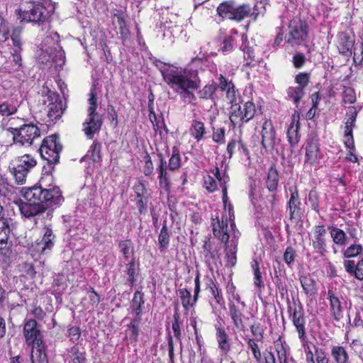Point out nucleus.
Instances as JSON below:
<instances>
[{
    "instance_id": "nucleus-1",
    "label": "nucleus",
    "mask_w": 363,
    "mask_h": 363,
    "mask_svg": "<svg viewBox=\"0 0 363 363\" xmlns=\"http://www.w3.org/2000/svg\"><path fill=\"white\" fill-rule=\"evenodd\" d=\"M228 181V177L225 174L221 175L218 168L216 167L211 171V174L204 177L203 184L209 192L215 191L218 186L222 189L225 214L223 215L220 222L217 219L216 222L213 223V231L216 237L227 243L225 245L227 264L233 267L236 263L237 245L240 233L235 230L232 207L229 205L227 208L226 206L228 197L225 184Z\"/></svg>"
},
{
    "instance_id": "nucleus-2",
    "label": "nucleus",
    "mask_w": 363,
    "mask_h": 363,
    "mask_svg": "<svg viewBox=\"0 0 363 363\" xmlns=\"http://www.w3.org/2000/svg\"><path fill=\"white\" fill-rule=\"evenodd\" d=\"M53 178L51 174H45L39 181L40 186H34L21 189L22 196L28 201H18L16 202L21 213L26 217H32L43 212L45 207H52L62 201V196L57 186L51 187L50 182Z\"/></svg>"
},
{
    "instance_id": "nucleus-3",
    "label": "nucleus",
    "mask_w": 363,
    "mask_h": 363,
    "mask_svg": "<svg viewBox=\"0 0 363 363\" xmlns=\"http://www.w3.org/2000/svg\"><path fill=\"white\" fill-rule=\"evenodd\" d=\"M164 82L178 94L186 97L197 89L200 80L197 72L189 68L182 69L161 61L155 63Z\"/></svg>"
},
{
    "instance_id": "nucleus-4",
    "label": "nucleus",
    "mask_w": 363,
    "mask_h": 363,
    "mask_svg": "<svg viewBox=\"0 0 363 363\" xmlns=\"http://www.w3.org/2000/svg\"><path fill=\"white\" fill-rule=\"evenodd\" d=\"M21 121L20 118H12L9 120L10 126L8 130L13 135L16 143L21 145H30L33 140L40 136L39 128L33 124H23L19 128L15 127L16 122Z\"/></svg>"
},
{
    "instance_id": "nucleus-5",
    "label": "nucleus",
    "mask_w": 363,
    "mask_h": 363,
    "mask_svg": "<svg viewBox=\"0 0 363 363\" xmlns=\"http://www.w3.org/2000/svg\"><path fill=\"white\" fill-rule=\"evenodd\" d=\"M89 104L88 116L83 123V130L89 138H91L96 133L99 131L102 124L100 116L96 112V97L94 91L90 93Z\"/></svg>"
},
{
    "instance_id": "nucleus-6",
    "label": "nucleus",
    "mask_w": 363,
    "mask_h": 363,
    "mask_svg": "<svg viewBox=\"0 0 363 363\" xmlns=\"http://www.w3.org/2000/svg\"><path fill=\"white\" fill-rule=\"evenodd\" d=\"M217 12L223 18L240 21L251 13L252 9L248 4L236 6L232 1H225L218 6Z\"/></svg>"
},
{
    "instance_id": "nucleus-7",
    "label": "nucleus",
    "mask_w": 363,
    "mask_h": 363,
    "mask_svg": "<svg viewBox=\"0 0 363 363\" xmlns=\"http://www.w3.org/2000/svg\"><path fill=\"white\" fill-rule=\"evenodd\" d=\"M45 8L40 4L24 1L21 4L18 10L19 18L22 21L38 23L45 18Z\"/></svg>"
},
{
    "instance_id": "nucleus-8",
    "label": "nucleus",
    "mask_w": 363,
    "mask_h": 363,
    "mask_svg": "<svg viewBox=\"0 0 363 363\" xmlns=\"http://www.w3.org/2000/svg\"><path fill=\"white\" fill-rule=\"evenodd\" d=\"M61 150L62 145L59 138L56 135H52L43 140L40 147V153L42 158L48 163H56L60 158Z\"/></svg>"
},
{
    "instance_id": "nucleus-9",
    "label": "nucleus",
    "mask_w": 363,
    "mask_h": 363,
    "mask_svg": "<svg viewBox=\"0 0 363 363\" xmlns=\"http://www.w3.org/2000/svg\"><path fill=\"white\" fill-rule=\"evenodd\" d=\"M13 162L12 173L16 182L22 184L29 171L36 165V160L32 155L26 154L16 158Z\"/></svg>"
},
{
    "instance_id": "nucleus-10",
    "label": "nucleus",
    "mask_w": 363,
    "mask_h": 363,
    "mask_svg": "<svg viewBox=\"0 0 363 363\" xmlns=\"http://www.w3.org/2000/svg\"><path fill=\"white\" fill-rule=\"evenodd\" d=\"M55 235L50 228H45L43 236L36 240L28 250L33 258L49 252L54 246Z\"/></svg>"
},
{
    "instance_id": "nucleus-11",
    "label": "nucleus",
    "mask_w": 363,
    "mask_h": 363,
    "mask_svg": "<svg viewBox=\"0 0 363 363\" xmlns=\"http://www.w3.org/2000/svg\"><path fill=\"white\" fill-rule=\"evenodd\" d=\"M289 37L286 43L289 44H300L308 35L307 25L299 19H294L289 23Z\"/></svg>"
},
{
    "instance_id": "nucleus-12",
    "label": "nucleus",
    "mask_w": 363,
    "mask_h": 363,
    "mask_svg": "<svg viewBox=\"0 0 363 363\" xmlns=\"http://www.w3.org/2000/svg\"><path fill=\"white\" fill-rule=\"evenodd\" d=\"M44 104L47 115L51 121L60 118L63 113L60 96L54 91H48L46 99L44 100Z\"/></svg>"
},
{
    "instance_id": "nucleus-13",
    "label": "nucleus",
    "mask_w": 363,
    "mask_h": 363,
    "mask_svg": "<svg viewBox=\"0 0 363 363\" xmlns=\"http://www.w3.org/2000/svg\"><path fill=\"white\" fill-rule=\"evenodd\" d=\"M305 150V164L317 167L323 158V153L320 152L318 139L315 138H309L306 142Z\"/></svg>"
},
{
    "instance_id": "nucleus-14",
    "label": "nucleus",
    "mask_w": 363,
    "mask_h": 363,
    "mask_svg": "<svg viewBox=\"0 0 363 363\" xmlns=\"http://www.w3.org/2000/svg\"><path fill=\"white\" fill-rule=\"evenodd\" d=\"M22 102V96L18 91H15L10 97L0 104V114L9 116L16 113Z\"/></svg>"
},
{
    "instance_id": "nucleus-15",
    "label": "nucleus",
    "mask_w": 363,
    "mask_h": 363,
    "mask_svg": "<svg viewBox=\"0 0 363 363\" xmlns=\"http://www.w3.org/2000/svg\"><path fill=\"white\" fill-rule=\"evenodd\" d=\"M325 234L326 230L325 227L323 225H317L314 228L310 238L315 251L321 256H323L326 252Z\"/></svg>"
},
{
    "instance_id": "nucleus-16",
    "label": "nucleus",
    "mask_w": 363,
    "mask_h": 363,
    "mask_svg": "<svg viewBox=\"0 0 363 363\" xmlns=\"http://www.w3.org/2000/svg\"><path fill=\"white\" fill-rule=\"evenodd\" d=\"M23 335L27 345L38 344L42 341L40 330L37 328V323L33 319L28 320L23 327Z\"/></svg>"
},
{
    "instance_id": "nucleus-17",
    "label": "nucleus",
    "mask_w": 363,
    "mask_h": 363,
    "mask_svg": "<svg viewBox=\"0 0 363 363\" xmlns=\"http://www.w3.org/2000/svg\"><path fill=\"white\" fill-rule=\"evenodd\" d=\"M45 49L41 48L40 49V53L38 55V60L43 63L46 64L48 62H54L57 65H62L64 64V52L61 47L57 50L58 55H52L51 53L54 50L53 47H45Z\"/></svg>"
},
{
    "instance_id": "nucleus-18",
    "label": "nucleus",
    "mask_w": 363,
    "mask_h": 363,
    "mask_svg": "<svg viewBox=\"0 0 363 363\" xmlns=\"http://www.w3.org/2000/svg\"><path fill=\"white\" fill-rule=\"evenodd\" d=\"M262 145L266 150L273 149L276 143V136L271 121H265L262 128Z\"/></svg>"
},
{
    "instance_id": "nucleus-19",
    "label": "nucleus",
    "mask_w": 363,
    "mask_h": 363,
    "mask_svg": "<svg viewBox=\"0 0 363 363\" xmlns=\"http://www.w3.org/2000/svg\"><path fill=\"white\" fill-rule=\"evenodd\" d=\"M300 113L295 111L292 115L291 122L287 130L288 141L291 146H295L299 142Z\"/></svg>"
},
{
    "instance_id": "nucleus-20",
    "label": "nucleus",
    "mask_w": 363,
    "mask_h": 363,
    "mask_svg": "<svg viewBox=\"0 0 363 363\" xmlns=\"http://www.w3.org/2000/svg\"><path fill=\"white\" fill-rule=\"evenodd\" d=\"M328 299L330 301V313L333 318L339 321L342 318V306L339 298L335 295L333 291L328 292Z\"/></svg>"
},
{
    "instance_id": "nucleus-21",
    "label": "nucleus",
    "mask_w": 363,
    "mask_h": 363,
    "mask_svg": "<svg viewBox=\"0 0 363 363\" xmlns=\"http://www.w3.org/2000/svg\"><path fill=\"white\" fill-rule=\"evenodd\" d=\"M216 336L218 344V347L224 352L227 353L230 351V345L227 333L222 325H216Z\"/></svg>"
},
{
    "instance_id": "nucleus-22",
    "label": "nucleus",
    "mask_w": 363,
    "mask_h": 363,
    "mask_svg": "<svg viewBox=\"0 0 363 363\" xmlns=\"http://www.w3.org/2000/svg\"><path fill=\"white\" fill-rule=\"evenodd\" d=\"M219 87L225 91L226 98L230 104L236 103L238 94L235 90L234 84L231 82H227L223 76L220 77Z\"/></svg>"
},
{
    "instance_id": "nucleus-23",
    "label": "nucleus",
    "mask_w": 363,
    "mask_h": 363,
    "mask_svg": "<svg viewBox=\"0 0 363 363\" xmlns=\"http://www.w3.org/2000/svg\"><path fill=\"white\" fill-rule=\"evenodd\" d=\"M292 321L302 342L306 341L305 319L301 311L294 310L292 315Z\"/></svg>"
},
{
    "instance_id": "nucleus-24",
    "label": "nucleus",
    "mask_w": 363,
    "mask_h": 363,
    "mask_svg": "<svg viewBox=\"0 0 363 363\" xmlns=\"http://www.w3.org/2000/svg\"><path fill=\"white\" fill-rule=\"evenodd\" d=\"M165 164L166 162L164 160L163 158L160 159V164L157 169L159 173L158 179L160 187L165 191H168L170 188V180L169 174L165 167Z\"/></svg>"
},
{
    "instance_id": "nucleus-25",
    "label": "nucleus",
    "mask_w": 363,
    "mask_h": 363,
    "mask_svg": "<svg viewBox=\"0 0 363 363\" xmlns=\"http://www.w3.org/2000/svg\"><path fill=\"white\" fill-rule=\"evenodd\" d=\"M204 247L206 249V251L205 252L204 254L206 262L208 264L210 269L213 270L214 268H216L218 267V264L220 263L218 250H217L216 248L211 249V247H209V249H207V244H206Z\"/></svg>"
},
{
    "instance_id": "nucleus-26",
    "label": "nucleus",
    "mask_w": 363,
    "mask_h": 363,
    "mask_svg": "<svg viewBox=\"0 0 363 363\" xmlns=\"http://www.w3.org/2000/svg\"><path fill=\"white\" fill-rule=\"evenodd\" d=\"M33 349L31 351L30 358L33 363H43L46 361V354L45 352V347L43 345V341L38 344H33L31 345Z\"/></svg>"
},
{
    "instance_id": "nucleus-27",
    "label": "nucleus",
    "mask_w": 363,
    "mask_h": 363,
    "mask_svg": "<svg viewBox=\"0 0 363 363\" xmlns=\"http://www.w3.org/2000/svg\"><path fill=\"white\" fill-rule=\"evenodd\" d=\"M10 221L0 216V249H4L6 244L10 233Z\"/></svg>"
},
{
    "instance_id": "nucleus-28",
    "label": "nucleus",
    "mask_w": 363,
    "mask_h": 363,
    "mask_svg": "<svg viewBox=\"0 0 363 363\" xmlns=\"http://www.w3.org/2000/svg\"><path fill=\"white\" fill-rule=\"evenodd\" d=\"M229 313L235 327L238 330H243V314L234 303L229 304Z\"/></svg>"
},
{
    "instance_id": "nucleus-29",
    "label": "nucleus",
    "mask_w": 363,
    "mask_h": 363,
    "mask_svg": "<svg viewBox=\"0 0 363 363\" xmlns=\"http://www.w3.org/2000/svg\"><path fill=\"white\" fill-rule=\"evenodd\" d=\"M206 133V128L204 123L201 121L194 120L190 128L191 135L196 140L197 142L203 140Z\"/></svg>"
},
{
    "instance_id": "nucleus-30",
    "label": "nucleus",
    "mask_w": 363,
    "mask_h": 363,
    "mask_svg": "<svg viewBox=\"0 0 363 363\" xmlns=\"http://www.w3.org/2000/svg\"><path fill=\"white\" fill-rule=\"evenodd\" d=\"M230 120L234 126L238 125L242 122H245L243 108L238 105L237 104H233L231 106Z\"/></svg>"
},
{
    "instance_id": "nucleus-31",
    "label": "nucleus",
    "mask_w": 363,
    "mask_h": 363,
    "mask_svg": "<svg viewBox=\"0 0 363 363\" xmlns=\"http://www.w3.org/2000/svg\"><path fill=\"white\" fill-rule=\"evenodd\" d=\"M331 356L335 363H349V355L342 346H334L331 349Z\"/></svg>"
},
{
    "instance_id": "nucleus-32",
    "label": "nucleus",
    "mask_w": 363,
    "mask_h": 363,
    "mask_svg": "<svg viewBox=\"0 0 363 363\" xmlns=\"http://www.w3.org/2000/svg\"><path fill=\"white\" fill-rule=\"evenodd\" d=\"M291 191V197L289 201V208L290 211V217L291 218H294L295 216H298L299 212V204L300 201L298 199V194L296 189L294 190L290 189Z\"/></svg>"
},
{
    "instance_id": "nucleus-33",
    "label": "nucleus",
    "mask_w": 363,
    "mask_h": 363,
    "mask_svg": "<svg viewBox=\"0 0 363 363\" xmlns=\"http://www.w3.org/2000/svg\"><path fill=\"white\" fill-rule=\"evenodd\" d=\"M279 183V174L277 170L271 167L269 169L267 179V189L273 191L277 189Z\"/></svg>"
},
{
    "instance_id": "nucleus-34",
    "label": "nucleus",
    "mask_w": 363,
    "mask_h": 363,
    "mask_svg": "<svg viewBox=\"0 0 363 363\" xmlns=\"http://www.w3.org/2000/svg\"><path fill=\"white\" fill-rule=\"evenodd\" d=\"M140 318L133 319L128 325L126 335L129 336L131 341L136 342L139 334Z\"/></svg>"
},
{
    "instance_id": "nucleus-35",
    "label": "nucleus",
    "mask_w": 363,
    "mask_h": 363,
    "mask_svg": "<svg viewBox=\"0 0 363 363\" xmlns=\"http://www.w3.org/2000/svg\"><path fill=\"white\" fill-rule=\"evenodd\" d=\"M143 303V294L140 291H137L134 294L131 303V309L135 315H139L141 313V306Z\"/></svg>"
},
{
    "instance_id": "nucleus-36",
    "label": "nucleus",
    "mask_w": 363,
    "mask_h": 363,
    "mask_svg": "<svg viewBox=\"0 0 363 363\" xmlns=\"http://www.w3.org/2000/svg\"><path fill=\"white\" fill-rule=\"evenodd\" d=\"M119 248L125 259H133V246L130 240L121 241L119 243Z\"/></svg>"
},
{
    "instance_id": "nucleus-37",
    "label": "nucleus",
    "mask_w": 363,
    "mask_h": 363,
    "mask_svg": "<svg viewBox=\"0 0 363 363\" xmlns=\"http://www.w3.org/2000/svg\"><path fill=\"white\" fill-rule=\"evenodd\" d=\"M236 148H238V150L242 153H243L245 155H248V150L245 147L243 143L241 141L233 140L228 143L227 146V152L230 157H232Z\"/></svg>"
},
{
    "instance_id": "nucleus-38",
    "label": "nucleus",
    "mask_w": 363,
    "mask_h": 363,
    "mask_svg": "<svg viewBox=\"0 0 363 363\" xmlns=\"http://www.w3.org/2000/svg\"><path fill=\"white\" fill-rule=\"evenodd\" d=\"M287 95L290 99L297 104L303 96L304 91L302 87L291 86L287 90Z\"/></svg>"
},
{
    "instance_id": "nucleus-39",
    "label": "nucleus",
    "mask_w": 363,
    "mask_h": 363,
    "mask_svg": "<svg viewBox=\"0 0 363 363\" xmlns=\"http://www.w3.org/2000/svg\"><path fill=\"white\" fill-rule=\"evenodd\" d=\"M330 235L333 242L339 245H344L346 242V234L345 232L337 228H332L330 230Z\"/></svg>"
},
{
    "instance_id": "nucleus-40",
    "label": "nucleus",
    "mask_w": 363,
    "mask_h": 363,
    "mask_svg": "<svg viewBox=\"0 0 363 363\" xmlns=\"http://www.w3.org/2000/svg\"><path fill=\"white\" fill-rule=\"evenodd\" d=\"M300 281L303 289L306 294H312L315 291V283L313 279L308 276H301Z\"/></svg>"
},
{
    "instance_id": "nucleus-41",
    "label": "nucleus",
    "mask_w": 363,
    "mask_h": 363,
    "mask_svg": "<svg viewBox=\"0 0 363 363\" xmlns=\"http://www.w3.org/2000/svg\"><path fill=\"white\" fill-rule=\"evenodd\" d=\"M348 118L345 122V130H347V133L352 132V128L354 125L357 116V110L354 106H352L349 108V111L347 113Z\"/></svg>"
},
{
    "instance_id": "nucleus-42",
    "label": "nucleus",
    "mask_w": 363,
    "mask_h": 363,
    "mask_svg": "<svg viewBox=\"0 0 363 363\" xmlns=\"http://www.w3.org/2000/svg\"><path fill=\"white\" fill-rule=\"evenodd\" d=\"M86 157L91 160L94 162L100 161L101 160V145L97 143L93 144L88 151Z\"/></svg>"
},
{
    "instance_id": "nucleus-43",
    "label": "nucleus",
    "mask_w": 363,
    "mask_h": 363,
    "mask_svg": "<svg viewBox=\"0 0 363 363\" xmlns=\"http://www.w3.org/2000/svg\"><path fill=\"white\" fill-rule=\"evenodd\" d=\"M179 294L182 306L186 309H188L189 307L192 306L196 303L194 302V299H191V293L186 289H180Z\"/></svg>"
},
{
    "instance_id": "nucleus-44",
    "label": "nucleus",
    "mask_w": 363,
    "mask_h": 363,
    "mask_svg": "<svg viewBox=\"0 0 363 363\" xmlns=\"http://www.w3.org/2000/svg\"><path fill=\"white\" fill-rule=\"evenodd\" d=\"M252 268L254 272V284L259 290L264 287V284L262 279L259 267L257 261H254L252 264Z\"/></svg>"
},
{
    "instance_id": "nucleus-45",
    "label": "nucleus",
    "mask_w": 363,
    "mask_h": 363,
    "mask_svg": "<svg viewBox=\"0 0 363 363\" xmlns=\"http://www.w3.org/2000/svg\"><path fill=\"white\" fill-rule=\"evenodd\" d=\"M181 166V157L178 150H173L172 155L169 160V169L172 171L178 169Z\"/></svg>"
},
{
    "instance_id": "nucleus-46",
    "label": "nucleus",
    "mask_w": 363,
    "mask_h": 363,
    "mask_svg": "<svg viewBox=\"0 0 363 363\" xmlns=\"http://www.w3.org/2000/svg\"><path fill=\"white\" fill-rule=\"evenodd\" d=\"M244 109V117L245 118V122L249 121L252 118L256 112L255 104L251 101L246 102L243 106Z\"/></svg>"
},
{
    "instance_id": "nucleus-47",
    "label": "nucleus",
    "mask_w": 363,
    "mask_h": 363,
    "mask_svg": "<svg viewBox=\"0 0 363 363\" xmlns=\"http://www.w3.org/2000/svg\"><path fill=\"white\" fill-rule=\"evenodd\" d=\"M169 235L168 233L167 228L166 225H163L158 237V241L160 247L162 249L166 248L169 244Z\"/></svg>"
},
{
    "instance_id": "nucleus-48",
    "label": "nucleus",
    "mask_w": 363,
    "mask_h": 363,
    "mask_svg": "<svg viewBox=\"0 0 363 363\" xmlns=\"http://www.w3.org/2000/svg\"><path fill=\"white\" fill-rule=\"evenodd\" d=\"M216 91V86L213 84L206 85L202 89L198 92L199 97L201 99H208L212 96Z\"/></svg>"
},
{
    "instance_id": "nucleus-49",
    "label": "nucleus",
    "mask_w": 363,
    "mask_h": 363,
    "mask_svg": "<svg viewBox=\"0 0 363 363\" xmlns=\"http://www.w3.org/2000/svg\"><path fill=\"white\" fill-rule=\"evenodd\" d=\"M342 97L345 103L353 104L356 101L354 90L351 87H345Z\"/></svg>"
},
{
    "instance_id": "nucleus-50",
    "label": "nucleus",
    "mask_w": 363,
    "mask_h": 363,
    "mask_svg": "<svg viewBox=\"0 0 363 363\" xmlns=\"http://www.w3.org/2000/svg\"><path fill=\"white\" fill-rule=\"evenodd\" d=\"M213 140L219 144H223L225 142V129L222 128H213Z\"/></svg>"
},
{
    "instance_id": "nucleus-51",
    "label": "nucleus",
    "mask_w": 363,
    "mask_h": 363,
    "mask_svg": "<svg viewBox=\"0 0 363 363\" xmlns=\"http://www.w3.org/2000/svg\"><path fill=\"white\" fill-rule=\"evenodd\" d=\"M70 352L71 363H84L85 359L84 355L79 351L77 347H72Z\"/></svg>"
},
{
    "instance_id": "nucleus-52",
    "label": "nucleus",
    "mask_w": 363,
    "mask_h": 363,
    "mask_svg": "<svg viewBox=\"0 0 363 363\" xmlns=\"http://www.w3.org/2000/svg\"><path fill=\"white\" fill-rule=\"evenodd\" d=\"M13 186L9 184L7 179L0 174V194L6 196L7 194L12 191Z\"/></svg>"
},
{
    "instance_id": "nucleus-53",
    "label": "nucleus",
    "mask_w": 363,
    "mask_h": 363,
    "mask_svg": "<svg viewBox=\"0 0 363 363\" xmlns=\"http://www.w3.org/2000/svg\"><path fill=\"white\" fill-rule=\"evenodd\" d=\"M362 247L359 245H352L344 252L345 257H352L361 253Z\"/></svg>"
},
{
    "instance_id": "nucleus-54",
    "label": "nucleus",
    "mask_w": 363,
    "mask_h": 363,
    "mask_svg": "<svg viewBox=\"0 0 363 363\" xmlns=\"http://www.w3.org/2000/svg\"><path fill=\"white\" fill-rule=\"evenodd\" d=\"M248 347L251 349L252 352L255 359L257 362H260L262 359V354L258 347V345L252 339H249L247 341Z\"/></svg>"
},
{
    "instance_id": "nucleus-55",
    "label": "nucleus",
    "mask_w": 363,
    "mask_h": 363,
    "mask_svg": "<svg viewBox=\"0 0 363 363\" xmlns=\"http://www.w3.org/2000/svg\"><path fill=\"white\" fill-rule=\"evenodd\" d=\"M180 316L178 313L174 314V321L172 323V330L174 332L175 337L179 339L181 337L180 330Z\"/></svg>"
},
{
    "instance_id": "nucleus-56",
    "label": "nucleus",
    "mask_w": 363,
    "mask_h": 363,
    "mask_svg": "<svg viewBox=\"0 0 363 363\" xmlns=\"http://www.w3.org/2000/svg\"><path fill=\"white\" fill-rule=\"evenodd\" d=\"M9 29L6 22L0 17V42H4L8 38Z\"/></svg>"
},
{
    "instance_id": "nucleus-57",
    "label": "nucleus",
    "mask_w": 363,
    "mask_h": 363,
    "mask_svg": "<svg viewBox=\"0 0 363 363\" xmlns=\"http://www.w3.org/2000/svg\"><path fill=\"white\" fill-rule=\"evenodd\" d=\"M135 264L134 259H130V262L127 264L126 273L128 276V280L130 281L131 284L134 282L135 279Z\"/></svg>"
},
{
    "instance_id": "nucleus-58",
    "label": "nucleus",
    "mask_w": 363,
    "mask_h": 363,
    "mask_svg": "<svg viewBox=\"0 0 363 363\" xmlns=\"http://www.w3.org/2000/svg\"><path fill=\"white\" fill-rule=\"evenodd\" d=\"M295 81L299 84V87H302V89H303L308 84L309 76L306 73H300L296 75Z\"/></svg>"
},
{
    "instance_id": "nucleus-59",
    "label": "nucleus",
    "mask_w": 363,
    "mask_h": 363,
    "mask_svg": "<svg viewBox=\"0 0 363 363\" xmlns=\"http://www.w3.org/2000/svg\"><path fill=\"white\" fill-rule=\"evenodd\" d=\"M308 201L310 202L312 208L315 211H318V196L315 191L312 190L308 194Z\"/></svg>"
},
{
    "instance_id": "nucleus-60",
    "label": "nucleus",
    "mask_w": 363,
    "mask_h": 363,
    "mask_svg": "<svg viewBox=\"0 0 363 363\" xmlns=\"http://www.w3.org/2000/svg\"><path fill=\"white\" fill-rule=\"evenodd\" d=\"M295 255V250L292 247H288L284 254V260L289 264L294 261Z\"/></svg>"
},
{
    "instance_id": "nucleus-61",
    "label": "nucleus",
    "mask_w": 363,
    "mask_h": 363,
    "mask_svg": "<svg viewBox=\"0 0 363 363\" xmlns=\"http://www.w3.org/2000/svg\"><path fill=\"white\" fill-rule=\"evenodd\" d=\"M60 42V35L56 32H50L45 39V43L57 44Z\"/></svg>"
},
{
    "instance_id": "nucleus-62",
    "label": "nucleus",
    "mask_w": 363,
    "mask_h": 363,
    "mask_svg": "<svg viewBox=\"0 0 363 363\" xmlns=\"http://www.w3.org/2000/svg\"><path fill=\"white\" fill-rule=\"evenodd\" d=\"M344 143H345V146L348 149H352L354 147V140H353V137H352V132L347 133V130H345Z\"/></svg>"
},
{
    "instance_id": "nucleus-63",
    "label": "nucleus",
    "mask_w": 363,
    "mask_h": 363,
    "mask_svg": "<svg viewBox=\"0 0 363 363\" xmlns=\"http://www.w3.org/2000/svg\"><path fill=\"white\" fill-rule=\"evenodd\" d=\"M69 336L72 342L77 341L81 336L80 329L78 327H72L69 330Z\"/></svg>"
},
{
    "instance_id": "nucleus-64",
    "label": "nucleus",
    "mask_w": 363,
    "mask_h": 363,
    "mask_svg": "<svg viewBox=\"0 0 363 363\" xmlns=\"http://www.w3.org/2000/svg\"><path fill=\"white\" fill-rule=\"evenodd\" d=\"M354 274L357 279L359 280L363 279V260L359 261L357 264Z\"/></svg>"
}]
</instances>
